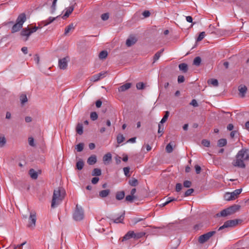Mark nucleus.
<instances>
[{"label":"nucleus","instance_id":"1","mask_svg":"<svg viewBox=\"0 0 249 249\" xmlns=\"http://www.w3.org/2000/svg\"><path fill=\"white\" fill-rule=\"evenodd\" d=\"M248 150L246 149H242L237 153L236 155V159L232 162L234 166L244 168L246 166L244 161L248 160L249 159V154L248 153Z\"/></svg>","mask_w":249,"mask_h":249},{"label":"nucleus","instance_id":"2","mask_svg":"<svg viewBox=\"0 0 249 249\" xmlns=\"http://www.w3.org/2000/svg\"><path fill=\"white\" fill-rule=\"evenodd\" d=\"M65 196V191L62 187H58L54 190L51 207L54 208L59 205Z\"/></svg>","mask_w":249,"mask_h":249},{"label":"nucleus","instance_id":"3","mask_svg":"<svg viewBox=\"0 0 249 249\" xmlns=\"http://www.w3.org/2000/svg\"><path fill=\"white\" fill-rule=\"evenodd\" d=\"M26 20V17L25 13H21L18 17L16 23L14 24L12 28L11 33H14L22 28L23 24Z\"/></svg>","mask_w":249,"mask_h":249},{"label":"nucleus","instance_id":"4","mask_svg":"<svg viewBox=\"0 0 249 249\" xmlns=\"http://www.w3.org/2000/svg\"><path fill=\"white\" fill-rule=\"evenodd\" d=\"M240 208V206L239 205H232L227 209L223 210L220 213H216L215 216L216 217H225L228 215H230L238 211Z\"/></svg>","mask_w":249,"mask_h":249},{"label":"nucleus","instance_id":"5","mask_svg":"<svg viewBox=\"0 0 249 249\" xmlns=\"http://www.w3.org/2000/svg\"><path fill=\"white\" fill-rule=\"evenodd\" d=\"M84 211L81 206L76 205V209L73 214V218L76 221H80L84 218Z\"/></svg>","mask_w":249,"mask_h":249},{"label":"nucleus","instance_id":"6","mask_svg":"<svg viewBox=\"0 0 249 249\" xmlns=\"http://www.w3.org/2000/svg\"><path fill=\"white\" fill-rule=\"evenodd\" d=\"M239 221H240V220L238 219L228 220L224 223L223 225L219 228L218 231L222 230L227 228L235 227L238 224Z\"/></svg>","mask_w":249,"mask_h":249},{"label":"nucleus","instance_id":"7","mask_svg":"<svg viewBox=\"0 0 249 249\" xmlns=\"http://www.w3.org/2000/svg\"><path fill=\"white\" fill-rule=\"evenodd\" d=\"M36 213L35 212H31L28 219L27 227L31 229H34L36 226Z\"/></svg>","mask_w":249,"mask_h":249},{"label":"nucleus","instance_id":"8","mask_svg":"<svg viewBox=\"0 0 249 249\" xmlns=\"http://www.w3.org/2000/svg\"><path fill=\"white\" fill-rule=\"evenodd\" d=\"M215 233V231H209L206 233L200 235L198 238V242L200 244H203L207 241Z\"/></svg>","mask_w":249,"mask_h":249},{"label":"nucleus","instance_id":"9","mask_svg":"<svg viewBox=\"0 0 249 249\" xmlns=\"http://www.w3.org/2000/svg\"><path fill=\"white\" fill-rule=\"evenodd\" d=\"M68 57L60 59L58 61V66L60 69L65 70L68 67Z\"/></svg>","mask_w":249,"mask_h":249},{"label":"nucleus","instance_id":"10","mask_svg":"<svg viewBox=\"0 0 249 249\" xmlns=\"http://www.w3.org/2000/svg\"><path fill=\"white\" fill-rule=\"evenodd\" d=\"M106 74V71H102L97 74H95L91 77V81L94 82H97L103 77H105Z\"/></svg>","mask_w":249,"mask_h":249},{"label":"nucleus","instance_id":"11","mask_svg":"<svg viewBox=\"0 0 249 249\" xmlns=\"http://www.w3.org/2000/svg\"><path fill=\"white\" fill-rule=\"evenodd\" d=\"M33 33V32H31L30 29L28 27L27 28L23 29L21 31L20 34L22 36H26L25 40H27L29 36Z\"/></svg>","mask_w":249,"mask_h":249},{"label":"nucleus","instance_id":"12","mask_svg":"<svg viewBox=\"0 0 249 249\" xmlns=\"http://www.w3.org/2000/svg\"><path fill=\"white\" fill-rule=\"evenodd\" d=\"M137 41V39L135 37H130L128 38L126 41V45L127 47H130L135 44Z\"/></svg>","mask_w":249,"mask_h":249},{"label":"nucleus","instance_id":"13","mask_svg":"<svg viewBox=\"0 0 249 249\" xmlns=\"http://www.w3.org/2000/svg\"><path fill=\"white\" fill-rule=\"evenodd\" d=\"M133 231H128L122 238V241L124 242L126 240H128L130 239V238H133Z\"/></svg>","mask_w":249,"mask_h":249},{"label":"nucleus","instance_id":"14","mask_svg":"<svg viewBox=\"0 0 249 249\" xmlns=\"http://www.w3.org/2000/svg\"><path fill=\"white\" fill-rule=\"evenodd\" d=\"M74 9L73 6H71L66 9V12L62 17L63 18H68Z\"/></svg>","mask_w":249,"mask_h":249},{"label":"nucleus","instance_id":"15","mask_svg":"<svg viewBox=\"0 0 249 249\" xmlns=\"http://www.w3.org/2000/svg\"><path fill=\"white\" fill-rule=\"evenodd\" d=\"M110 193L109 189L103 190L99 192V196L101 198H105Z\"/></svg>","mask_w":249,"mask_h":249},{"label":"nucleus","instance_id":"16","mask_svg":"<svg viewBox=\"0 0 249 249\" xmlns=\"http://www.w3.org/2000/svg\"><path fill=\"white\" fill-rule=\"evenodd\" d=\"M131 86V84L130 83H125V84L120 86L119 88V89H118L119 91L120 92L124 91L128 89L129 88H130Z\"/></svg>","mask_w":249,"mask_h":249},{"label":"nucleus","instance_id":"17","mask_svg":"<svg viewBox=\"0 0 249 249\" xmlns=\"http://www.w3.org/2000/svg\"><path fill=\"white\" fill-rule=\"evenodd\" d=\"M238 90L241 94V96L243 97L245 96V93L247 91V88L246 86L240 85L238 87Z\"/></svg>","mask_w":249,"mask_h":249},{"label":"nucleus","instance_id":"18","mask_svg":"<svg viewBox=\"0 0 249 249\" xmlns=\"http://www.w3.org/2000/svg\"><path fill=\"white\" fill-rule=\"evenodd\" d=\"M124 212L118 217L115 219H111V220L112 221L115 223H122L124 219Z\"/></svg>","mask_w":249,"mask_h":249},{"label":"nucleus","instance_id":"19","mask_svg":"<svg viewBox=\"0 0 249 249\" xmlns=\"http://www.w3.org/2000/svg\"><path fill=\"white\" fill-rule=\"evenodd\" d=\"M75 25L74 24L71 23L68 26H67L65 29V35H67V34L71 31H73L74 29Z\"/></svg>","mask_w":249,"mask_h":249},{"label":"nucleus","instance_id":"20","mask_svg":"<svg viewBox=\"0 0 249 249\" xmlns=\"http://www.w3.org/2000/svg\"><path fill=\"white\" fill-rule=\"evenodd\" d=\"M97 161L96 156L95 155H92L89 157L87 160V162L89 165H93Z\"/></svg>","mask_w":249,"mask_h":249},{"label":"nucleus","instance_id":"21","mask_svg":"<svg viewBox=\"0 0 249 249\" xmlns=\"http://www.w3.org/2000/svg\"><path fill=\"white\" fill-rule=\"evenodd\" d=\"M178 68L180 71L183 72L185 73L188 71V68L187 64L182 63L178 65Z\"/></svg>","mask_w":249,"mask_h":249},{"label":"nucleus","instance_id":"22","mask_svg":"<svg viewBox=\"0 0 249 249\" xmlns=\"http://www.w3.org/2000/svg\"><path fill=\"white\" fill-rule=\"evenodd\" d=\"M112 159L111 154L110 153H108L105 154L103 158L104 162L106 164V162H109Z\"/></svg>","mask_w":249,"mask_h":249},{"label":"nucleus","instance_id":"23","mask_svg":"<svg viewBox=\"0 0 249 249\" xmlns=\"http://www.w3.org/2000/svg\"><path fill=\"white\" fill-rule=\"evenodd\" d=\"M242 189L241 188V189H236V190H234V191H233L231 193L232 196V198H233L234 200L237 197V196L239 194H241V193L242 192Z\"/></svg>","mask_w":249,"mask_h":249},{"label":"nucleus","instance_id":"24","mask_svg":"<svg viewBox=\"0 0 249 249\" xmlns=\"http://www.w3.org/2000/svg\"><path fill=\"white\" fill-rule=\"evenodd\" d=\"M124 191H120L117 192L116 194V198L118 200H121L123 199L124 197Z\"/></svg>","mask_w":249,"mask_h":249},{"label":"nucleus","instance_id":"25","mask_svg":"<svg viewBox=\"0 0 249 249\" xmlns=\"http://www.w3.org/2000/svg\"><path fill=\"white\" fill-rule=\"evenodd\" d=\"M29 174L32 178L36 179L38 177L37 172L33 169H31L29 170Z\"/></svg>","mask_w":249,"mask_h":249},{"label":"nucleus","instance_id":"26","mask_svg":"<svg viewBox=\"0 0 249 249\" xmlns=\"http://www.w3.org/2000/svg\"><path fill=\"white\" fill-rule=\"evenodd\" d=\"M83 127L82 124L78 123L76 127L77 133L79 135H82L83 133Z\"/></svg>","mask_w":249,"mask_h":249},{"label":"nucleus","instance_id":"27","mask_svg":"<svg viewBox=\"0 0 249 249\" xmlns=\"http://www.w3.org/2000/svg\"><path fill=\"white\" fill-rule=\"evenodd\" d=\"M164 51V49H161L160 51L156 53L154 57H153V63L155 62L157 60H158L160 56H161V54Z\"/></svg>","mask_w":249,"mask_h":249},{"label":"nucleus","instance_id":"28","mask_svg":"<svg viewBox=\"0 0 249 249\" xmlns=\"http://www.w3.org/2000/svg\"><path fill=\"white\" fill-rule=\"evenodd\" d=\"M208 84L209 85H212L214 87H217L218 86V80L216 79H210L208 80Z\"/></svg>","mask_w":249,"mask_h":249},{"label":"nucleus","instance_id":"29","mask_svg":"<svg viewBox=\"0 0 249 249\" xmlns=\"http://www.w3.org/2000/svg\"><path fill=\"white\" fill-rule=\"evenodd\" d=\"M133 238L135 239H138L142 237L145 235V233L143 232L135 233L133 231Z\"/></svg>","mask_w":249,"mask_h":249},{"label":"nucleus","instance_id":"30","mask_svg":"<svg viewBox=\"0 0 249 249\" xmlns=\"http://www.w3.org/2000/svg\"><path fill=\"white\" fill-rule=\"evenodd\" d=\"M201 62V58L199 56H197L195 58L193 61V65L196 66H199Z\"/></svg>","mask_w":249,"mask_h":249},{"label":"nucleus","instance_id":"31","mask_svg":"<svg viewBox=\"0 0 249 249\" xmlns=\"http://www.w3.org/2000/svg\"><path fill=\"white\" fill-rule=\"evenodd\" d=\"M84 163L82 160H79L76 163V168L78 170H81L83 169Z\"/></svg>","mask_w":249,"mask_h":249},{"label":"nucleus","instance_id":"32","mask_svg":"<svg viewBox=\"0 0 249 249\" xmlns=\"http://www.w3.org/2000/svg\"><path fill=\"white\" fill-rule=\"evenodd\" d=\"M101 175V170L99 168H94L92 172V176H99Z\"/></svg>","mask_w":249,"mask_h":249},{"label":"nucleus","instance_id":"33","mask_svg":"<svg viewBox=\"0 0 249 249\" xmlns=\"http://www.w3.org/2000/svg\"><path fill=\"white\" fill-rule=\"evenodd\" d=\"M107 56V51H101L99 54V57L101 59H105Z\"/></svg>","mask_w":249,"mask_h":249},{"label":"nucleus","instance_id":"34","mask_svg":"<svg viewBox=\"0 0 249 249\" xmlns=\"http://www.w3.org/2000/svg\"><path fill=\"white\" fill-rule=\"evenodd\" d=\"M227 144V140L225 139H221L218 141V146L219 147H223Z\"/></svg>","mask_w":249,"mask_h":249},{"label":"nucleus","instance_id":"35","mask_svg":"<svg viewBox=\"0 0 249 249\" xmlns=\"http://www.w3.org/2000/svg\"><path fill=\"white\" fill-rule=\"evenodd\" d=\"M173 145H174L173 143L172 144L171 142H170L166 145V146L165 147V149L167 153H170L172 152V151L173 150Z\"/></svg>","mask_w":249,"mask_h":249},{"label":"nucleus","instance_id":"36","mask_svg":"<svg viewBox=\"0 0 249 249\" xmlns=\"http://www.w3.org/2000/svg\"><path fill=\"white\" fill-rule=\"evenodd\" d=\"M129 184L132 186H136L138 184V181L135 178H132L129 180Z\"/></svg>","mask_w":249,"mask_h":249},{"label":"nucleus","instance_id":"37","mask_svg":"<svg viewBox=\"0 0 249 249\" xmlns=\"http://www.w3.org/2000/svg\"><path fill=\"white\" fill-rule=\"evenodd\" d=\"M20 100L21 102V104L23 105L25 103H26L28 101L27 96L25 94H21L20 96Z\"/></svg>","mask_w":249,"mask_h":249},{"label":"nucleus","instance_id":"38","mask_svg":"<svg viewBox=\"0 0 249 249\" xmlns=\"http://www.w3.org/2000/svg\"><path fill=\"white\" fill-rule=\"evenodd\" d=\"M124 139H125V138H124V136H123V135H122L121 134H118L117 137V142L119 144L123 142L124 141Z\"/></svg>","mask_w":249,"mask_h":249},{"label":"nucleus","instance_id":"39","mask_svg":"<svg viewBox=\"0 0 249 249\" xmlns=\"http://www.w3.org/2000/svg\"><path fill=\"white\" fill-rule=\"evenodd\" d=\"M169 116V112L168 111H165V115H164L161 120L160 121V123L162 124L163 123H165L167 121Z\"/></svg>","mask_w":249,"mask_h":249},{"label":"nucleus","instance_id":"40","mask_svg":"<svg viewBox=\"0 0 249 249\" xmlns=\"http://www.w3.org/2000/svg\"><path fill=\"white\" fill-rule=\"evenodd\" d=\"M225 199L227 201H230L231 200H234L233 198H232V196L231 193L228 192L226 193L224 196Z\"/></svg>","mask_w":249,"mask_h":249},{"label":"nucleus","instance_id":"41","mask_svg":"<svg viewBox=\"0 0 249 249\" xmlns=\"http://www.w3.org/2000/svg\"><path fill=\"white\" fill-rule=\"evenodd\" d=\"M58 17L55 18L50 17L47 20H44V22H45L44 25H48L49 24L53 22Z\"/></svg>","mask_w":249,"mask_h":249},{"label":"nucleus","instance_id":"42","mask_svg":"<svg viewBox=\"0 0 249 249\" xmlns=\"http://www.w3.org/2000/svg\"><path fill=\"white\" fill-rule=\"evenodd\" d=\"M83 148L84 144L83 143H79L76 145L75 147V149L77 152H81L83 150Z\"/></svg>","mask_w":249,"mask_h":249},{"label":"nucleus","instance_id":"43","mask_svg":"<svg viewBox=\"0 0 249 249\" xmlns=\"http://www.w3.org/2000/svg\"><path fill=\"white\" fill-rule=\"evenodd\" d=\"M90 117L92 121H95L98 118V114L96 112H92L90 113Z\"/></svg>","mask_w":249,"mask_h":249},{"label":"nucleus","instance_id":"44","mask_svg":"<svg viewBox=\"0 0 249 249\" xmlns=\"http://www.w3.org/2000/svg\"><path fill=\"white\" fill-rule=\"evenodd\" d=\"M205 36V33L204 32H201L196 39V41H201L204 38Z\"/></svg>","mask_w":249,"mask_h":249},{"label":"nucleus","instance_id":"45","mask_svg":"<svg viewBox=\"0 0 249 249\" xmlns=\"http://www.w3.org/2000/svg\"><path fill=\"white\" fill-rule=\"evenodd\" d=\"M101 17L103 20L106 21L109 18V14L108 13H104L101 15Z\"/></svg>","mask_w":249,"mask_h":249},{"label":"nucleus","instance_id":"46","mask_svg":"<svg viewBox=\"0 0 249 249\" xmlns=\"http://www.w3.org/2000/svg\"><path fill=\"white\" fill-rule=\"evenodd\" d=\"M194 191V190L192 188L188 189L184 193V196H190Z\"/></svg>","mask_w":249,"mask_h":249},{"label":"nucleus","instance_id":"47","mask_svg":"<svg viewBox=\"0 0 249 249\" xmlns=\"http://www.w3.org/2000/svg\"><path fill=\"white\" fill-rule=\"evenodd\" d=\"M57 0H53L51 6V13H53L55 10L56 3Z\"/></svg>","mask_w":249,"mask_h":249},{"label":"nucleus","instance_id":"48","mask_svg":"<svg viewBox=\"0 0 249 249\" xmlns=\"http://www.w3.org/2000/svg\"><path fill=\"white\" fill-rule=\"evenodd\" d=\"M136 87L138 89H144V84L142 82H139L137 84Z\"/></svg>","mask_w":249,"mask_h":249},{"label":"nucleus","instance_id":"49","mask_svg":"<svg viewBox=\"0 0 249 249\" xmlns=\"http://www.w3.org/2000/svg\"><path fill=\"white\" fill-rule=\"evenodd\" d=\"M6 143V139L4 137H0V147H2Z\"/></svg>","mask_w":249,"mask_h":249},{"label":"nucleus","instance_id":"50","mask_svg":"<svg viewBox=\"0 0 249 249\" xmlns=\"http://www.w3.org/2000/svg\"><path fill=\"white\" fill-rule=\"evenodd\" d=\"M239 135L238 132L237 130L232 131L230 133V137L231 138H233L235 137H237Z\"/></svg>","mask_w":249,"mask_h":249},{"label":"nucleus","instance_id":"51","mask_svg":"<svg viewBox=\"0 0 249 249\" xmlns=\"http://www.w3.org/2000/svg\"><path fill=\"white\" fill-rule=\"evenodd\" d=\"M192 185V182L189 180H185L183 182V186L186 188H189Z\"/></svg>","mask_w":249,"mask_h":249},{"label":"nucleus","instance_id":"52","mask_svg":"<svg viewBox=\"0 0 249 249\" xmlns=\"http://www.w3.org/2000/svg\"><path fill=\"white\" fill-rule=\"evenodd\" d=\"M123 170H124V174L125 176L128 177L130 176L129 175V170H130L129 167H124L123 169Z\"/></svg>","mask_w":249,"mask_h":249},{"label":"nucleus","instance_id":"53","mask_svg":"<svg viewBox=\"0 0 249 249\" xmlns=\"http://www.w3.org/2000/svg\"><path fill=\"white\" fill-rule=\"evenodd\" d=\"M182 188V185L181 183H178L176 185V191L177 192H179L181 191Z\"/></svg>","mask_w":249,"mask_h":249},{"label":"nucleus","instance_id":"54","mask_svg":"<svg viewBox=\"0 0 249 249\" xmlns=\"http://www.w3.org/2000/svg\"><path fill=\"white\" fill-rule=\"evenodd\" d=\"M134 197H135L132 195H128L125 197V200L131 202L133 201Z\"/></svg>","mask_w":249,"mask_h":249},{"label":"nucleus","instance_id":"55","mask_svg":"<svg viewBox=\"0 0 249 249\" xmlns=\"http://www.w3.org/2000/svg\"><path fill=\"white\" fill-rule=\"evenodd\" d=\"M28 142H29V144L30 146H33V147L35 146V144L34 143V139L33 138H32V137L29 138Z\"/></svg>","mask_w":249,"mask_h":249},{"label":"nucleus","instance_id":"56","mask_svg":"<svg viewBox=\"0 0 249 249\" xmlns=\"http://www.w3.org/2000/svg\"><path fill=\"white\" fill-rule=\"evenodd\" d=\"M158 133H162L164 129V126L162 124H159L158 125Z\"/></svg>","mask_w":249,"mask_h":249},{"label":"nucleus","instance_id":"57","mask_svg":"<svg viewBox=\"0 0 249 249\" xmlns=\"http://www.w3.org/2000/svg\"><path fill=\"white\" fill-rule=\"evenodd\" d=\"M202 144L206 147H209L210 143V142L207 140H203L202 141Z\"/></svg>","mask_w":249,"mask_h":249},{"label":"nucleus","instance_id":"58","mask_svg":"<svg viewBox=\"0 0 249 249\" xmlns=\"http://www.w3.org/2000/svg\"><path fill=\"white\" fill-rule=\"evenodd\" d=\"M184 77L183 75H179L178 78V82L179 83H183L184 81Z\"/></svg>","mask_w":249,"mask_h":249},{"label":"nucleus","instance_id":"59","mask_svg":"<svg viewBox=\"0 0 249 249\" xmlns=\"http://www.w3.org/2000/svg\"><path fill=\"white\" fill-rule=\"evenodd\" d=\"M190 104L194 107H197L198 106V103L195 99L192 100Z\"/></svg>","mask_w":249,"mask_h":249},{"label":"nucleus","instance_id":"60","mask_svg":"<svg viewBox=\"0 0 249 249\" xmlns=\"http://www.w3.org/2000/svg\"><path fill=\"white\" fill-rule=\"evenodd\" d=\"M99 178L98 177H94L91 179V183L93 184H96L99 181Z\"/></svg>","mask_w":249,"mask_h":249},{"label":"nucleus","instance_id":"61","mask_svg":"<svg viewBox=\"0 0 249 249\" xmlns=\"http://www.w3.org/2000/svg\"><path fill=\"white\" fill-rule=\"evenodd\" d=\"M195 168L196 173L197 174H199L200 173L201 169L200 166L198 165H195Z\"/></svg>","mask_w":249,"mask_h":249},{"label":"nucleus","instance_id":"62","mask_svg":"<svg viewBox=\"0 0 249 249\" xmlns=\"http://www.w3.org/2000/svg\"><path fill=\"white\" fill-rule=\"evenodd\" d=\"M102 104V101L100 100H98L95 103L96 107L97 108H99L101 107Z\"/></svg>","mask_w":249,"mask_h":249},{"label":"nucleus","instance_id":"63","mask_svg":"<svg viewBox=\"0 0 249 249\" xmlns=\"http://www.w3.org/2000/svg\"><path fill=\"white\" fill-rule=\"evenodd\" d=\"M150 15V13L149 12V11H144L143 13H142V15L145 17V18H147V17H149Z\"/></svg>","mask_w":249,"mask_h":249},{"label":"nucleus","instance_id":"64","mask_svg":"<svg viewBox=\"0 0 249 249\" xmlns=\"http://www.w3.org/2000/svg\"><path fill=\"white\" fill-rule=\"evenodd\" d=\"M227 128L228 130L231 131L233 129L234 126L232 124H229Z\"/></svg>","mask_w":249,"mask_h":249}]
</instances>
